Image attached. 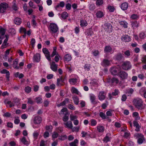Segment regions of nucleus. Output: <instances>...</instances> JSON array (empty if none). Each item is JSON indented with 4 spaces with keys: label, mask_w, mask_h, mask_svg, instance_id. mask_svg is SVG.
Returning a JSON list of instances; mask_svg holds the SVG:
<instances>
[{
    "label": "nucleus",
    "mask_w": 146,
    "mask_h": 146,
    "mask_svg": "<svg viewBox=\"0 0 146 146\" xmlns=\"http://www.w3.org/2000/svg\"><path fill=\"white\" fill-rule=\"evenodd\" d=\"M6 31V29L4 28H0V45L2 43V40L5 38H6L4 40L1 46L2 48H5V46L7 45V42L8 40L9 36L7 35H5Z\"/></svg>",
    "instance_id": "obj_1"
},
{
    "label": "nucleus",
    "mask_w": 146,
    "mask_h": 146,
    "mask_svg": "<svg viewBox=\"0 0 146 146\" xmlns=\"http://www.w3.org/2000/svg\"><path fill=\"white\" fill-rule=\"evenodd\" d=\"M134 136L136 139H138L137 142L139 144H142L145 141L144 135L141 133H136L134 134Z\"/></svg>",
    "instance_id": "obj_2"
},
{
    "label": "nucleus",
    "mask_w": 146,
    "mask_h": 146,
    "mask_svg": "<svg viewBox=\"0 0 146 146\" xmlns=\"http://www.w3.org/2000/svg\"><path fill=\"white\" fill-rule=\"evenodd\" d=\"M133 103L136 108L139 109H141L143 106V102L142 100L139 98L134 99Z\"/></svg>",
    "instance_id": "obj_3"
},
{
    "label": "nucleus",
    "mask_w": 146,
    "mask_h": 146,
    "mask_svg": "<svg viewBox=\"0 0 146 146\" xmlns=\"http://www.w3.org/2000/svg\"><path fill=\"white\" fill-rule=\"evenodd\" d=\"M121 67L123 69L125 70H128L131 68V65L130 61H126L123 63Z\"/></svg>",
    "instance_id": "obj_4"
},
{
    "label": "nucleus",
    "mask_w": 146,
    "mask_h": 146,
    "mask_svg": "<svg viewBox=\"0 0 146 146\" xmlns=\"http://www.w3.org/2000/svg\"><path fill=\"white\" fill-rule=\"evenodd\" d=\"M117 75L120 77L121 80H122L127 79L128 77L127 73L123 70L119 72Z\"/></svg>",
    "instance_id": "obj_5"
},
{
    "label": "nucleus",
    "mask_w": 146,
    "mask_h": 146,
    "mask_svg": "<svg viewBox=\"0 0 146 146\" xmlns=\"http://www.w3.org/2000/svg\"><path fill=\"white\" fill-rule=\"evenodd\" d=\"M8 7L7 4L5 3H1L0 4V13L5 12Z\"/></svg>",
    "instance_id": "obj_6"
},
{
    "label": "nucleus",
    "mask_w": 146,
    "mask_h": 146,
    "mask_svg": "<svg viewBox=\"0 0 146 146\" xmlns=\"http://www.w3.org/2000/svg\"><path fill=\"white\" fill-rule=\"evenodd\" d=\"M42 52L45 55L46 58L49 60H51L50 52L46 48L42 49Z\"/></svg>",
    "instance_id": "obj_7"
},
{
    "label": "nucleus",
    "mask_w": 146,
    "mask_h": 146,
    "mask_svg": "<svg viewBox=\"0 0 146 146\" xmlns=\"http://www.w3.org/2000/svg\"><path fill=\"white\" fill-rule=\"evenodd\" d=\"M107 81L109 83L112 84H117L119 83V80L118 79L116 78L113 77L112 78H108Z\"/></svg>",
    "instance_id": "obj_8"
},
{
    "label": "nucleus",
    "mask_w": 146,
    "mask_h": 146,
    "mask_svg": "<svg viewBox=\"0 0 146 146\" xmlns=\"http://www.w3.org/2000/svg\"><path fill=\"white\" fill-rule=\"evenodd\" d=\"M0 73L2 74H6V77L7 80L8 81H9L10 74L9 71L5 69H3L0 71Z\"/></svg>",
    "instance_id": "obj_9"
},
{
    "label": "nucleus",
    "mask_w": 146,
    "mask_h": 146,
    "mask_svg": "<svg viewBox=\"0 0 146 146\" xmlns=\"http://www.w3.org/2000/svg\"><path fill=\"white\" fill-rule=\"evenodd\" d=\"M106 97V94L104 91H101L100 92L98 95V98L100 100H104Z\"/></svg>",
    "instance_id": "obj_10"
},
{
    "label": "nucleus",
    "mask_w": 146,
    "mask_h": 146,
    "mask_svg": "<svg viewBox=\"0 0 146 146\" xmlns=\"http://www.w3.org/2000/svg\"><path fill=\"white\" fill-rule=\"evenodd\" d=\"M110 71L112 75H117L119 73V69L116 67H112L110 68Z\"/></svg>",
    "instance_id": "obj_11"
},
{
    "label": "nucleus",
    "mask_w": 146,
    "mask_h": 146,
    "mask_svg": "<svg viewBox=\"0 0 146 146\" xmlns=\"http://www.w3.org/2000/svg\"><path fill=\"white\" fill-rule=\"evenodd\" d=\"M42 121V119L41 117L37 116L35 117L34 122L35 124H39L41 123Z\"/></svg>",
    "instance_id": "obj_12"
},
{
    "label": "nucleus",
    "mask_w": 146,
    "mask_h": 146,
    "mask_svg": "<svg viewBox=\"0 0 146 146\" xmlns=\"http://www.w3.org/2000/svg\"><path fill=\"white\" fill-rule=\"evenodd\" d=\"M58 65L55 62H52L50 65V68L54 72L56 71L57 70Z\"/></svg>",
    "instance_id": "obj_13"
},
{
    "label": "nucleus",
    "mask_w": 146,
    "mask_h": 146,
    "mask_svg": "<svg viewBox=\"0 0 146 146\" xmlns=\"http://www.w3.org/2000/svg\"><path fill=\"white\" fill-rule=\"evenodd\" d=\"M64 124L65 125L66 127L70 129H72L73 127L72 122L70 121H69L66 122L64 123Z\"/></svg>",
    "instance_id": "obj_14"
},
{
    "label": "nucleus",
    "mask_w": 146,
    "mask_h": 146,
    "mask_svg": "<svg viewBox=\"0 0 146 146\" xmlns=\"http://www.w3.org/2000/svg\"><path fill=\"white\" fill-rule=\"evenodd\" d=\"M110 61L108 60L104 59L101 62V64L103 66H107L110 65Z\"/></svg>",
    "instance_id": "obj_15"
},
{
    "label": "nucleus",
    "mask_w": 146,
    "mask_h": 146,
    "mask_svg": "<svg viewBox=\"0 0 146 146\" xmlns=\"http://www.w3.org/2000/svg\"><path fill=\"white\" fill-rule=\"evenodd\" d=\"M121 40L125 42H129L131 40V38L128 35H125L122 36Z\"/></svg>",
    "instance_id": "obj_16"
},
{
    "label": "nucleus",
    "mask_w": 146,
    "mask_h": 146,
    "mask_svg": "<svg viewBox=\"0 0 146 146\" xmlns=\"http://www.w3.org/2000/svg\"><path fill=\"white\" fill-rule=\"evenodd\" d=\"M115 60L120 61L123 58L122 54L121 53H118L115 56Z\"/></svg>",
    "instance_id": "obj_17"
},
{
    "label": "nucleus",
    "mask_w": 146,
    "mask_h": 146,
    "mask_svg": "<svg viewBox=\"0 0 146 146\" xmlns=\"http://www.w3.org/2000/svg\"><path fill=\"white\" fill-rule=\"evenodd\" d=\"M128 7V4L126 2L122 3L121 5V8L123 10H127Z\"/></svg>",
    "instance_id": "obj_18"
},
{
    "label": "nucleus",
    "mask_w": 146,
    "mask_h": 146,
    "mask_svg": "<svg viewBox=\"0 0 146 146\" xmlns=\"http://www.w3.org/2000/svg\"><path fill=\"white\" fill-rule=\"evenodd\" d=\"M40 54L39 53H36L34 56L33 59L35 61L38 62L40 60Z\"/></svg>",
    "instance_id": "obj_19"
},
{
    "label": "nucleus",
    "mask_w": 146,
    "mask_h": 146,
    "mask_svg": "<svg viewBox=\"0 0 146 146\" xmlns=\"http://www.w3.org/2000/svg\"><path fill=\"white\" fill-rule=\"evenodd\" d=\"M96 98L95 96L93 94H92L90 96V99L91 102L94 104L97 103V102L95 101Z\"/></svg>",
    "instance_id": "obj_20"
},
{
    "label": "nucleus",
    "mask_w": 146,
    "mask_h": 146,
    "mask_svg": "<svg viewBox=\"0 0 146 146\" xmlns=\"http://www.w3.org/2000/svg\"><path fill=\"white\" fill-rule=\"evenodd\" d=\"M112 50V48L111 46H106L104 48V51L107 53L111 52Z\"/></svg>",
    "instance_id": "obj_21"
},
{
    "label": "nucleus",
    "mask_w": 146,
    "mask_h": 146,
    "mask_svg": "<svg viewBox=\"0 0 146 146\" xmlns=\"http://www.w3.org/2000/svg\"><path fill=\"white\" fill-rule=\"evenodd\" d=\"M21 19L20 18L17 17L15 18L14 19V22L15 24L16 25H20L21 24Z\"/></svg>",
    "instance_id": "obj_22"
},
{
    "label": "nucleus",
    "mask_w": 146,
    "mask_h": 146,
    "mask_svg": "<svg viewBox=\"0 0 146 146\" xmlns=\"http://www.w3.org/2000/svg\"><path fill=\"white\" fill-rule=\"evenodd\" d=\"M18 64V60L17 59H16L13 61V67L14 68H16L17 69H18L19 67L17 66Z\"/></svg>",
    "instance_id": "obj_23"
},
{
    "label": "nucleus",
    "mask_w": 146,
    "mask_h": 146,
    "mask_svg": "<svg viewBox=\"0 0 146 146\" xmlns=\"http://www.w3.org/2000/svg\"><path fill=\"white\" fill-rule=\"evenodd\" d=\"M21 142L25 145H28L29 144L28 141H27L26 138L23 137L21 139Z\"/></svg>",
    "instance_id": "obj_24"
},
{
    "label": "nucleus",
    "mask_w": 146,
    "mask_h": 146,
    "mask_svg": "<svg viewBox=\"0 0 146 146\" xmlns=\"http://www.w3.org/2000/svg\"><path fill=\"white\" fill-rule=\"evenodd\" d=\"M48 30L52 33L57 32L58 30V28H48Z\"/></svg>",
    "instance_id": "obj_25"
},
{
    "label": "nucleus",
    "mask_w": 146,
    "mask_h": 146,
    "mask_svg": "<svg viewBox=\"0 0 146 146\" xmlns=\"http://www.w3.org/2000/svg\"><path fill=\"white\" fill-rule=\"evenodd\" d=\"M78 140L77 139H75L74 141L69 143L70 146H77V144L78 143Z\"/></svg>",
    "instance_id": "obj_26"
},
{
    "label": "nucleus",
    "mask_w": 146,
    "mask_h": 146,
    "mask_svg": "<svg viewBox=\"0 0 146 146\" xmlns=\"http://www.w3.org/2000/svg\"><path fill=\"white\" fill-rule=\"evenodd\" d=\"M73 99L75 104L78 105L79 102V98L77 96H74L72 97Z\"/></svg>",
    "instance_id": "obj_27"
},
{
    "label": "nucleus",
    "mask_w": 146,
    "mask_h": 146,
    "mask_svg": "<svg viewBox=\"0 0 146 146\" xmlns=\"http://www.w3.org/2000/svg\"><path fill=\"white\" fill-rule=\"evenodd\" d=\"M71 57L70 54H67L64 56V60L65 61H69L71 60Z\"/></svg>",
    "instance_id": "obj_28"
},
{
    "label": "nucleus",
    "mask_w": 146,
    "mask_h": 146,
    "mask_svg": "<svg viewBox=\"0 0 146 146\" xmlns=\"http://www.w3.org/2000/svg\"><path fill=\"white\" fill-rule=\"evenodd\" d=\"M80 25L82 27H86L88 24L87 21L85 20H81L80 21Z\"/></svg>",
    "instance_id": "obj_29"
},
{
    "label": "nucleus",
    "mask_w": 146,
    "mask_h": 146,
    "mask_svg": "<svg viewBox=\"0 0 146 146\" xmlns=\"http://www.w3.org/2000/svg\"><path fill=\"white\" fill-rule=\"evenodd\" d=\"M97 130L100 132H102L104 130V128L103 126H98L97 127Z\"/></svg>",
    "instance_id": "obj_30"
},
{
    "label": "nucleus",
    "mask_w": 146,
    "mask_h": 146,
    "mask_svg": "<svg viewBox=\"0 0 146 146\" xmlns=\"http://www.w3.org/2000/svg\"><path fill=\"white\" fill-rule=\"evenodd\" d=\"M84 68L85 70L88 71H89L91 68V66L90 64H85Z\"/></svg>",
    "instance_id": "obj_31"
},
{
    "label": "nucleus",
    "mask_w": 146,
    "mask_h": 146,
    "mask_svg": "<svg viewBox=\"0 0 146 146\" xmlns=\"http://www.w3.org/2000/svg\"><path fill=\"white\" fill-rule=\"evenodd\" d=\"M97 17L98 18H101L104 16V14L103 12L100 11H98L96 14Z\"/></svg>",
    "instance_id": "obj_32"
},
{
    "label": "nucleus",
    "mask_w": 146,
    "mask_h": 146,
    "mask_svg": "<svg viewBox=\"0 0 146 146\" xmlns=\"http://www.w3.org/2000/svg\"><path fill=\"white\" fill-rule=\"evenodd\" d=\"M119 24L121 27H127V23L125 21H121L119 22Z\"/></svg>",
    "instance_id": "obj_33"
},
{
    "label": "nucleus",
    "mask_w": 146,
    "mask_h": 146,
    "mask_svg": "<svg viewBox=\"0 0 146 146\" xmlns=\"http://www.w3.org/2000/svg\"><path fill=\"white\" fill-rule=\"evenodd\" d=\"M68 14L66 12H64L62 14L61 17L64 19L67 18L68 17Z\"/></svg>",
    "instance_id": "obj_34"
},
{
    "label": "nucleus",
    "mask_w": 146,
    "mask_h": 146,
    "mask_svg": "<svg viewBox=\"0 0 146 146\" xmlns=\"http://www.w3.org/2000/svg\"><path fill=\"white\" fill-rule=\"evenodd\" d=\"M99 115L103 119H108V117H107L105 114L103 112H100Z\"/></svg>",
    "instance_id": "obj_35"
},
{
    "label": "nucleus",
    "mask_w": 146,
    "mask_h": 146,
    "mask_svg": "<svg viewBox=\"0 0 146 146\" xmlns=\"http://www.w3.org/2000/svg\"><path fill=\"white\" fill-rule=\"evenodd\" d=\"M35 100L36 101V102L38 104L41 103L42 102V99L40 97H36L35 98Z\"/></svg>",
    "instance_id": "obj_36"
},
{
    "label": "nucleus",
    "mask_w": 146,
    "mask_h": 146,
    "mask_svg": "<svg viewBox=\"0 0 146 146\" xmlns=\"http://www.w3.org/2000/svg\"><path fill=\"white\" fill-rule=\"evenodd\" d=\"M71 91L72 93L76 94H79V92L78 90L74 87H72L71 89Z\"/></svg>",
    "instance_id": "obj_37"
},
{
    "label": "nucleus",
    "mask_w": 146,
    "mask_h": 146,
    "mask_svg": "<svg viewBox=\"0 0 146 146\" xmlns=\"http://www.w3.org/2000/svg\"><path fill=\"white\" fill-rule=\"evenodd\" d=\"M45 129L46 130L48 131L49 132H51L52 131V125H47L46 126Z\"/></svg>",
    "instance_id": "obj_38"
},
{
    "label": "nucleus",
    "mask_w": 146,
    "mask_h": 146,
    "mask_svg": "<svg viewBox=\"0 0 146 146\" xmlns=\"http://www.w3.org/2000/svg\"><path fill=\"white\" fill-rule=\"evenodd\" d=\"M77 79L76 78H72L69 80V82L70 84H75L77 82Z\"/></svg>",
    "instance_id": "obj_39"
},
{
    "label": "nucleus",
    "mask_w": 146,
    "mask_h": 146,
    "mask_svg": "<svg viewBox=\"0 0 146 146\" xmlns=\"http://www.w3.org/2000/svg\"><path fill=\"white\" fill-rule=\"evenodd\" d=\"M146 92V88L145 87H142L139 90V93L141 95L143 94Z\"/></svg>",
    "instance_id": "obj_40"
},
{
    "label": "nucleus",
    "mask_w": 146,
    "mask_h": 146,
    "mask_svg": "<svg viewBox=\"0 0 146 146\" xmlns=\"http://www.w3.org/2000/svg\"><path fill=\"white\" fill-rule=\"evenodd\" d=\"M25 90L27 93H29L31 92V88L30 87L27 86L25 88Z\"/></svg>",
    "instance_id": "obj_41"
},
{
    "label": "nucleus",
    "mask_w": 146,
    "mask_h": 146,
    "mask_svg": "<svg viewBox=\"0 0 146 146\" xmlns=\"http://www.w3.org/2000/svg\"><path fill=\"white\" fill-rule=\"evenodd\" d=\"M108 9L109 11L111 12H113L115 9V8L113 6L110 5H109L108 6Z\"/></svg>",
    "instance_id": "obj_42"
},
{
    "label": "nucleus",
    "mask_w": 146,
    "mask_h": 146,
    "mask_svg": "<svg viewBox=\"0 0 146 146\" xmlns=\"http://www.w3.org/2000/svg\"><path fill=\"white\" fill-rule=\"evenodd\" d=\"M97 121L94 119H92L91 120V125L92 126H95L97 124Z\"/></svg>",
    "instance_id": "obj_43"
},
{
    "label": "nucleus",
    "mask_w": 146,
    "mask_h": 146,
    "mask_svg": "<svg viewBox=\"0 0 146 146\" xmlns=\"http://www.w3.org/2000/svg\"><path fill=\"white\" fill-rule=\"evenodd\" d=\"M132 26L133 27H138L139 26V23L137 21H135L132 23Z\"/></svg>",
    "instance_id": "obj_44"
},
{
    "label": "nucleus",
    "mask_w": 146,
    "mask_h": 146,
    "mask_svg": "<svg viewBox=\"0 0 146 146\" xmlns=\"http://www.w3.org/2000/svg\"><path fill=\"white\" fill-rule=\"evenodd\" d=\"M141 61L144 63L146 64V55H144L141 58Z\"/></svg>",
    "instance_id": "obj_45"
},
{
    "label": "nucleus",
    "mask_w": 146,
    "mask_h": 146,
    "mask_svg": "<svg viewBox=\"0 0 146 146\" xmlns=\"http://www.w3.org/2000/svg\"><path fill=\"white\" fill-rule=\"evenodd\" d=\"M68 116L66 115V114H65L62 118V120L64 122H66L68 120Z\"/></svg>",
    "instance_id": "obj_46"
},
{
    "label": "nucleus",
    "mask_w": 146,
    "mask_h": 146,
    "mask_svg": "<svg viewBox=\"0 0 146 146\" xmlns=\"http://www.w3.org/2000/svg\"><path fill=\"white\" fill-rule=\"evenodd\" d=\"M110 140V138L107 135H106V136L103 139V141H104V142H105L106 143H107Z\"/></svg>",
    "instance_id": "obj_47"
},
{
    "label": "nucleus",
    "mask_w": 146,
    "mask_h": 146,
    "mask_svg": "<svg viewBox=\"0 0 146 146\" xmlns=\"http://www.w3.org/2000/svg\"><path fill=\"white\" fill-rule=\"evenodd\" d=\"M139 37L141 39H143L145 37V35L144 33L142 32L139 34Z\"/></svg>",
    "instance_id": "obj_48"
},
{
    "label": "nucleus",
    "mask_w": 146,
    "mask_h": 146,
    "mask_svg": "<svg viewBox=\"0 0 146 146\" xmlns=\"http://www.w3.org/2000/svg\"><path fill=\"white\" fill-rule=\"evenodd\" d=\"M103 3L102 0H97L96 1V5H101Z\"/></svg>",
    "instance_id": "obj_49"
},
{
    "label": "nucleus",
    "mask_w": 146,
    "mask_h": 146,
    "mask_svg": "<svg viewBox=\"0 0 146 146\" xmlns=\"http://www.w3.org/2000/svg\"><path fill=\"white\" fill-rule=\"evenodd\" d=\"M68 107L69 109L71 110H75V107L71 104H68Z\"/></svg>",
    "instance_id": "obj_50"
},
{
    "label": "nucleus",
    "mask_w": 146,
    "mask_h": 146,
    "mask_svg": "<svg viewBox=\"0 0 146 146\" xmlns=\"http://www.w3.org/2000/svg\"><path fill=\"white\" fill-rule=\"evenodd\" d=\"M29 5L31 7L35 9L36 8V6L32 2V1H30L29 3Z\"/></svg>",
    "instance_id": "obj_51"
},
{
    "label": "nucleus",
    "mask_w": 146,
    "mask_h": 146,
    "mask_svg": "<svg viewBox=\"0 0 146 146\" xmlns=\"http://www.w3.org/2000/svg\"><path fill=\"white\" fill-rule=\"evenodd\" d=\"M127 99V97L126 95L125 94H124L122 96L121 100L122 101L124 102Z\"/></svg>",
    "instance_id": "obj_52"
},
{
    "label": "nucleus",
    "mask_w": 146,
    "mask_h": 146,
    "mask_svg": "<svg viewBox=\"0 0 146 146\" xmlns=\"http://www.w3.org/2000/svg\"><path fill=\"white\" fill-rule=\"evenodd\" d=\"M19 32L21 33H26V30L25 28H20L19 30Z\"/></svg>",
    "instance_id": "obj_53"
},
{
    "label": "nucleus",
    "mask_w": 146,
    "mask_h": 146,
    "mask_svg": "<svg viewBox=\"0 0 146 146\" xmlns=\"http://www.w3.org/2000/svg\"><path fill=\"white\" fill-rule=\"evenodd\" d=\"M56 48H54L53 49V52L51 55V57H53L54 55H56Z\"/></svg>",
    "instance_id": "obj_54"
},
{
    "label": "nucleus",
    "mask_w": 146,
    "mask_h": 146,
    "mask_svg": "<svg viewBox=\"0 0 146 146\" xmlns=\"http://www.w3.org/2000/svg\"><path fill=\"white\" fill-rule=\"evenodd\" d=\"M70 120L73 121L74 119H76L77 118L76 115H71L70 116Z\"/></svg>",
    "instance_id": "obj_55"
},
{
    "label": "nucleus",
    "mask_w": 146,
    "mask_h": 146,
    "mask_svg": "<svg viewBox=\"0 0 146 146\" xmlns=\"http://www.w3.org/2000/svg\"><path fill=\"white\" fill-rule=\"evenodd\" d=\"M11 116V113L8 112H7L5 113L3 115V116L6 117H10Z\"/></svg>",
    "instance_id": "obj_56"
},
{
    "label": "nucleus",
    "mask_w": 146,
    "mask_h": 146,
    "mask_svg": "<svg viewBox=\"0 0 146 146\" xmlns=\"http://www.w3.org/2000/svg\"><path fill=\"white\" fill-rule=\"evenodd\" d=\"M71 7V6L70 4L68 3L66 5V8L68 10H70Z\"/></svg>",
    "instance_id": "obj_57"
},
{
    "label": "nucleus",
    "mask_w": 146,
    "mask_h": 146,
    "mask_svg": "<svg viewBox=\"0 0 146 146\" xmlns=\"http://www.w3.org/2000/svg\"><path fill=\"white\" fill-rule=\"evenodd\" d=\"M131 18L133 19H137L138 18V16L137 15L133 14L131 16Z\"/></svg>",
    "instance_id": "obj_58"
},
{
    "label": "nucleus",
    "mask_w": 146,
    "mask_h": 146,
    "mask_svg": "<svg viewBox=\"0 0 146 146\" xmlns=\"http://www.w3.org/2000/svg\"><path fill=\"white\" fill-rule=\"evenodd\" d=\"M93 55L95 56H97L99 54V52L98 50H95L92 52Z\"/></svg>",
    "instance_id": "obj_59"
},
{
    "label": "nucleus",
    "mask_w": 146,
    "mask_h": 146,
    "mask_svg": "<svg viewBox=\"0 0 146 146\" xmlns=\"http://www.w3.org/2000/svg\"><path fill=\"white\" fill-rule=\"evenodd\" d=\"M10 33L12 35L15 34L16 33L15 30L13 28H11L10 29Z\"/></svg>",
    "instance_id": "obj_60"
},
{
    "label": "nucleus",
    "mask_w": 146,
    "mask_h": 146,
    "mask_svg": "<svg viewBox=\"0 0 146 146\" xmlns=\"http://www.w3.org/2000/svg\"><path fill=\"white\" fill-rule=\"evenodd\" d=\"M58 134L56 132H54L52 135V137L53 138H57L58 136Z\"/></svg>",
    "instance_id": "obj_61"
},
{
    "label": "nucleus",
    "mask_w": 146,
    "mask_h": 146,
    "mask_svg": "<svg viewBox=\"0 0 146 146\" xmlns=\"http://www.w3.org/2000/svg\"><path fill=\"white\" fill-rule=\"evenodd\" d=\"M72 129V131H76L78 132L79 131V128L76 127H75L74 128H72V129Z\"/></svg>",
    "instance_id": "obj_62"
},
{
    "label": "nucleus",
    "mask_w": 146,
    "mask_h": 146,
    "mask_svg": "<svg viewBox=\"0 0 146 146\" xmlns=\"http://www.w3.org/2000/svg\"><path fill=\"white\" fill-rule=\"evenodd\" d=\"M118 94V90L115 89L114 91L112 92V94L113 95L115 96L117 95Z\"/></svg>",
    "instance_id": "obj_63"
},
{
    "label": "nucleus",
    "mask_w": 146,
    "mask_h": 146,
    "mask_svg": "<svg viewBox=\"0 0 146 146\" xmlns=\"http://www.w3.org/2000/svg\"><path fill=\"white\" fill-rule=\"evenodd\" d=\"M124 54L127 57L129 56L130 55V51L129 50L126 51L124 52Z\"/></svg>",
    "instance_id": "obj_64"
}]
</instances>
